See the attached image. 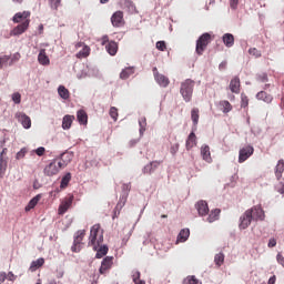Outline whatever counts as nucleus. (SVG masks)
I'll return each mask as SVG.
<instances>
[{"instance_id":"nucleus-1","label":"nucleus","mask_w":284,"mask_h":284,"mask_svg":"<svg viewBox=\"0 0 284 284\" xmlns=\"http://www.w3.org/2000/svg\"><path fill=\"white\" fill-rule=\"evenodd\" d=\"M30 11L18 12L13 16V23H20L10 31V37H21L30 28Z\"/></svg>"},{"instance_id":"nucleus-2","label":"nucleus","mask_w":284,"mask_h":284,"mask_svg":"<svg viewBox=\"0 0 284 284\" xmlns=\"http://www.w3.org/2000/svg\"><path fill=\"white\" fill-rule=\"evenodd\" d=\"M30 11L18 12L13 16V23H20L10 31V37H21L30 28Z\"/></svg>"},{"instance_id":"nucleus-3","label":"nucleus","mask_w":284,"mask_h":284,"mask_svg":"<svg viewBox=\"0 0 284 284\" xmlns=\"http://www.w3.org/2000/svg\"><path fill=\"white\" fill-rule=\"evenodd\" d=\"M103 243V231L101 230V224H94L90 230V236H89V247H93V250H98V247H101V244Z\"/></svg>"},{"instance_id":"nucleus-4","label":"nucleus","mask_w":284,"mask_h":284,"mask_svg":"<svg viewBox=\"0 0 284 284\" xmlns=\"http://www.w3.org/2000/svg\"><path fill=\"white\" fill-rule=\"evenodd\" d=\"M194 92V81L191 79H186L184 82L181 83L180 93L183 97L186 103L192 101V94Z\"/></svg>"},{"instance_id":"nucleus-5","label":"nucleus","mask_w":284,"mask_h":284,"mask_svg":"<svg viewBox=\"0 0 284 284\" xmlns=\"http://www.w3.org/2000/svg\"><path fill=\"white\" fill-rule=\"evenodd\" d=\"M212 42V36L210 33H203L196 41L195 52L201 57L205 50H207V45Z\"/></svg>"},{"instance_id":"nucleus-6","label":"nucleus","mask_w":284,"mask_h":284,"mask_svg":"<svg viewBox=\"0 0 284 284\" xmlns=\"http://www.w3.org/2000/svg\"><path fill=\"white\" fill-rule=\"evenodd\" d=\"M63 165L61 164V161L59 160H53L51 161L45 168H44V174L45 176H57L61 170H63Z\"/></svg>"},{"instance_id":"nucleus-7","label":"nucleus","mask_w":284,"mask_h":284,"mask_svg":"<svg viewBox=\"0 0 284 284\" xmlns=\"http://www.w3.org/2000/svg\"><path fill=\"white\" fill-rule=\"evenodd\" d=\"M101 45H105L108 54L116 57V53L119 52V44L115 41H110L108 36H103L101 38Z\"/></svg>"},{"instance_id":"nucleus-8","label":"nucleus","mask_w":284,"mask_h":284,"mask_svg":"<svg viewBox=\"0 0 284 284\" xmlns=\"http://www.w3.org/2000/svg\"><path fill=\"white\" fill-rule=\"evenodd\" d=\"M72 203H74V195L65 196L59 205L58 214L63 216V214H65V212L72 207Z\"/></svg>"},{"instance_id":"nucleus-9","label":"nucleus","mask_w":284,"mask_h":284,"mask_svg":"<svg viewBox=\"0 0 284 284\" xmlns=\"http://www.w3.org/2000/svg\"><path fill=\"white\" fill-rule=\"evenodd\" d=\"M85 239V230H80L75 233L73 245L71 246L72 252H81V243Z\"/></svg>"},{"instance_id":"nucleus-10","label":"nucleus","mask_w":284,"mask_h":284,"mask_svg":"<svg viewBox=\"0 0 284 284\" xmlns=\"http://www.w3.org/2000/svg\"><path fill=\"white\" fill-rule=\"evenodd\" d=\"M112 265H114V257L113 256H106L103 258L101 266L99 268L100 274H106L112 270Z\"/></svg>"},{"instance_id":"nucleus-11","label":"nucleus","mask_w":284,"mask_h":284,"mask_svg":"<svg viewBox=\"0 0 284 284\" xmlns=\"http://www.w3.org/2000/svg\"><path fill=\"white\" fill-rule=\"evenodd\" d=\"M252 211H245V213L240 217V230H247L252 225Z\"/></svg>"},{"instance_id":"nucleus-12","label":"nucleus","mask_w":284,"mask_h":284,"mask_svg":"<svg viewBox=\"0 0 284 284\" xmlns=\"http://www.w3.org/2000/svg\"><path fill=\"white\" fill-rule=\"evenodd\" d=\"M254 154V146L247 145L240 150L239 163H245Z\"/></svg>"},{"instance_id":"nucleus-13","label":"nucleus","mask_w":284,"mask_h":284,"mask_svg":"<svg viewBox=\"0 0 284 284\" xmlns=\"http://www.w3.org/2000/svg\"><path fill=\"white\" fill-rule=\"evenodd\" d=\"M252 212L253 221H265V211L261 205H255L252 209H248Z\"/></svg>"},{"instance_id":"nucleus-14","label":"nucleus","mask_w":284,"mask_h":284,"mask_svg":"<svg viewBox=\"0 0 284 284\" xmlns=\"http://www.w3.org/2000/svg\"><path fill=\"white\" fill-rule=\"evenodd\" d=\"M16 119L26 130H30V128H32V120L30 119V116L26 115V113L17 112Z\"/></svg>"},{"instance_id":"nucleus-15","label":"nucleus","mask_w":284,"mask_h":284,"mask_svg":"<svg viewBox=\"0 0 284 284\" xmlns=\"http://www.w3.org/2000/svg\"><path fill=\"white\" fill-rule=\"evenodd\" d=\"M79 48H82L77 54V59H88L90 57V47L83 42H78L75 44V50H79Z\"/></svg>"},{"instance_id":"nucleus-16","label":"nucleus","mask_w":284,"mask_h":284,"mask_svg":"<svg viewBox=\"0 0 284 284\" xmlns=\"http://www.w3.org/2000/svg\"><path fill=\"white\" fill-rule=\"evenodd\" d=\"M113 28H121L125 21L123 20V11H115L111 17Z\"/></svg>"},{"instance_id":"nucleus-17","label":"nucleus","mask_w":284,"mask_h":284,"mask_svg":"<svg viewBox=\"0 0 284 284\" xmlns=\"http://www.w3.org/2000/svg\"><path fill=\"white\" fill-rule=\"evenodd\" d=\"M229 90H231V92L233 94H241V78H239L237 75H235L229 84Z\"/></svg>"},{"instance_id":"nucleus-18","label":"nucleus","mask_w":284,"mask_h":284,"mask_svg":"<svg viewBox=\"0 0 284 284\" xmlns=\"http://www.w3.org/2000/svg\"><path fill=\"white\" fill-rule=\"evenodd\" d=\"M195 207L199 212L200 216H207L210 213V207L207 206V202L201 200L195 204Z\"/></svg>"},{"instance_id":"nucleus-19","label":"nucleus","mask_w":284,"mask_h":284,"mask_svg":"<svg viewBox=\"0 0 284 284\" xmlns=\"http://www.w3.org/2000/svg\"><path fill=\"white\" fill-rule=\"evenodd\" d=\"M154 79L161 88H168V85H170V78L163 75L162 73L155 72Z\"/></svg>"},{"instance_id":"nucleus-20","label":"nucleus","mask_w":284,"mask_h":284,"mask_svg":"<svg viewBox=\"0 0 284 284\" xmlns=\"http://www.w3.org/2000/svg\"><path fill=\"white\" fill-rule=\"evenodd\" d=\"M201 156L206 163H212V153L210 152V145L203 144L200 149Z\"/></svg>"},{"instance_id":"nucleus-21","label":"nucleus","mask_w":284,"mask_h":284,"mask_svg":"<svg viewBox=\"0 0 284 284\" xmlns=\"http://www.w3.org/2000/svg\"><path fill=\"white\" fill-rule=\"evenodd\" d=\"M121 6L128 10L129 14H139V10H136V6L132 0H122Z\"/></svg>"},{"instance_id":"nucleus-22","label":"nucleus","mask_w":284,"mask_h":284,"mask_svg":"<svg viewBox=\"0 0 284 284\" xmlns=\"http://www.w3.org/2000/svg\"><path fill=\"white\" fill-rule=\"evenodd\" d=\"M72 159H74V154L65 152L61 154V158L58 161H61V165H63V168H67L68 164L72 162Z\"/></svg>"},{"instance_id":"nucleus-23","label":"nucleus","mask_w":284,"mask_h":284,"mask_svg":"<svg viewBox=\"0 0 284 284\" xmlns=\"http://www.w3.org/2000/svg\"><path fill=\"white\" fill-rule=\"evenodd\" d=\"M42 196H43L42 194H38L34 197H32L24 209L26 212H30V210H34V207H37V205L39 204V201H41Z\"/></svg>"},{"instance_id":"nucleus-24","label":"nucleus","mask_w":284,"mask_h":284,"mask_svg":"<svg viewBox=\"0 0 284 284\" xmlns=\"http://www.w3.org/2000/svg\"><path fill=\"white\" fill-rule=\"evenodd\" d=\"M38 61L40 65H50V58H48V54L45 53V49L40 50L38 55Z\"/></svg>"},{"instance_id":"nucleus-25","label":"nucleus","mask_w":284,"mask_h":284,"mask_svg":"<svg viewBox=\"0 0 284 284\" xmlns=\"http://www.w3.org/2000/svg\"><path fill=\"white\" fill-rule=\"evenodd\" d=\"M219 109L224 114H227L229 112H232V103H230L227 100H222L219 102Z\"/></svg>"},{"instance_id":"nucleus-26","label":"nucleus","mask_w":284,"mask_h":284,"mask_svg":"<svg viewBox=\"0 0 284 284\" xmlns=\"http://www.w3.org/2000/svg\"><path fill=\"white\" fill-rule=\"evenodd\" d=\"M196 145V134L191 132L186 139L185 148L186 150H192Z\"/></svg>"},{"instance_id":"nucleus-27","label":"nucleus","mask_w":284,"mask_h":284,"mask_svg":"<svg viewBox=\"0 0 284 284\" xmlns=\"http://www.w3.org/2000/svg\"><path fill=\"white\" fill-rule=\"evenodd\" d=\"M43 265H45V258L40 257V258L31 262L29 271L34 272L36 270L43 267Z\"/></svg>"},{"instance_id":"nucleus-28","label":"nucleus","mask_w":284,"mask_h":284,"mask_svg":"<svg viewBox=\"0 0 284 284\" xmlns=\"http://www.w3.org/2000/svg\"><path fill=\"white\" fill-rule=\"evenodd\" d=\"M256 99H258V101H264V103H272V101L274 100L272 94H267V92L265 91H260L256 94Z\"/></svg>"},{"instance_id":"nucleus-29","label":"nucleus","mask_w":284,"mask_h":284,"mask_svg":"<svg viewBox=\"0 0 284 284\" xmlns=\"http://www.w3.org/2000/svg\"><path fill=\"white\" fill-rule=\"evenodd\" d=\"M77 119L80 125H88V113L84 110H79L77 112Z\"/></svg>"},{"instance_id":"nucleus-30","label":"nucleus","mask_w":284,"mask_h":284,"mask_svg":"<svg viewBox=\"0 0 284 284\" xmlns=\"http://www.w3.org/2000/svg\"><path fill=\"white\" fill-rule=\"evenodd\" d=\"M283 172H284V161L280 160L277 162V165L275 166V176H276L277 181H281V179L283 176Z\"/></svg>"},{"instance_id":"nucleus-31","label":"nucleus","mask_w":284,"mask_h":284,"mask_svg":"<svg viewBox=\"0 0 284 284\" xmlns=\"http://www.w3.org/2000/svg\"><path fill=\"white\" fill-rule=\"evenodd\" d=\"M222 41L226 48H232L234 45V36L232 33H225L222 37Z\"/></svg>"},{"instance_id":"nucleus-32","label":"nucleus","mask_w":284,"mask_h":284,"mask_svg":"<svg viewBox=\"0 0 284 284\" xmlns=\"http://www.w3.org/2000/svg\"><path fill=\"white\" fill-rule=\"evenodd\" d=\"M73 121H74V115H64L62 120L63 130H70V128H72Z\"/></svg>"},{"instance_id":"nucleus-33","label":"nucleus","mask_w":284,"mask_h":284,"mask_svg":"<svg viewBox=\"0 0 284 284\" xmlns=\"http://www.w3.org/2000/svg\"><path fill=\"white\" fill-rule=\"evenodd\" d=\"M187 239H190V229L181 230L179 235H178V241L180 243H185V241H187Z\"/></svg>"},{"instance_id":"nucleus-34","label":"nucleus","mask_w":284,"mask_h":284,"mask_svg":"<svg viewBox=\"0 0 284 284\" xmlns=\"http://www.w3.org/2000/svg\"><path fill=\"white\" fill-rule=\"evenodd\" d=\"M132 74H134V68L132 67L125 68L124 70L121 71L120 79L125 81V79H130Z\"/></svg>"},{"instance_id":"nucleus-35","label":"nucleus","mask_w":284,"mask_h":284,"mask_svg":"<svg viewBox=\"0 0 284 284\" xmlns=\"http://www.w3.org/2000/svg\"><path fill=\"white\" fill-rule=\"evenodd\" d=\"M58 94L59 97H61V99H64V101H67V99H70V91L63 85H60L58 88Z\"/></svg>"},{"instance_id":"nucleus-36","label":"nucleus","mask_w":284,"mask_h":284,"mask_svg":"<svg viewBox=\"0 0 284 284\" xmlns=\"http://www.w3.org/2000/svg\"><path fill=\"white\" fill-rule=\"evenodd\" d=\"M70 181H72V174L67 173L61 180V183H60L61 190H65V187L70 184Z\"/></svg>"},{"instance_id":"nucleus-37","label":"nucleus","mask_w":284,"mask_h":284,"mask_svg":"<svg viewBox=\"0 0 284 284\" xmlns=\"http://www.w3.org/2000/svg\"><path fill=\"white\" fill-rule=\"evenodd\" d=\"M214 263H215L216 267H221V265H223V263H225V254H223L222 252L215 254Z\"/></svg>"},{"instance_id":"nucleus-38","label":"nucleus","mask_w":284,"mask_h":284,"mask_svg":"<svg viewBox=\"0 0 284 284\" xmlns=\"http://www.w3.org/2000/svg\"><path fill=\"white\" fill-rule=\"evenodd\" d=\"M199 108H193L191 110V119L193 121V125H199V119H200V114H199Z\"/></svg>"},{"instance_id":"nucleus-39","label":"nucleus","mask_w":284,"mask_h":284,"mask_svg":"<svg viewBox=\"0 0 284 284\" xmlns=\"http://www.w3.org/2000/svg\"><path fill=\"white\" fill-rule=\"evenodd\" d=\"M220 214H221L220 209H215V210L211 211V213L207 217L209 223H214V221H217Z\"/></svg>"},{"instance_id":"nucleus-40","label":"nucleus","mask_w":284,"mask_h":284,"mask_svg":"<svg viewBox=\"0 0 284 284\" xmlns=\"http://www.w3.org/2000/svg\"><path fill=\"white\" fill-rule=\"evenodd\" d=\"M108 251H109V248L106 245L100 246L99 248L95 250V252H97L95 257L103 258V256H105V254H108Z\"/></svg>"},{"instance_id":"nucleus-41","label":"nucleus","mask_w":284,"mask_h":284,"mask_svg":"<svg viewBox=\"0 0 284 284\" xmlns=\"http://www.w3.org/2000/svg\"><path fill=\"white\" fill-rule=\"evenodd\" d=\"M183 284H201L196 276L194 275H189L183 280Z\"/></svg>"},{"instance_id":"nucleus-42","label":"nucleus","mask_w":284,"mask_h":284,"mask_svg":"<svg viewBox=\"0 0 284 284\" xmlns=\"http://www.w3.org/2000/svg\"><path fill=\"white\" fill-rule=\"evenodd\" d=\"M248 54L251 57H254L255 59H261V57H262L261 50H258L256 48L248 49Z\"/></svg>"},{"instance_id":"nucleus-43","label":"nucleus","mask_w":284,"mask_h":284,"mask_svg":"<svg viewBox=\"0 0 284 284\" xmlns=\"http://www.w3.org/2000/svg\"><path fill=\"white\" fill-rule=\"evenodd\" d=\"M9 65H14L20 59H21V53L17 52L13 55H9Z\"/></svg>"},{"instance_id":"nucleus-44","label":"nucleus","mask_w":284,"mask_h":284,"mask_svg":"<svg viewBox=\"0 0 284 284\" xmlns=\"http://www.w3.org/2000/svg\"><path fill=\"white\" fill-rule=\"evenodd\" d=\"M10 55H1L0 57V70H3L4 65H8L10 62Z\"/></svg>"},{"instance_id":"nucleus-45","label":"nucleus","mask_w":284,"mask_h":284,"mask_svg":"<svg viewBox=\"0 0 284 284\" xmlns=\"http://www.w3.org/2000/svg\"><path fill=\"white\" fill-rule=\"evenodd\" d=\"M28 154V149L27 148H22L17 154H16V159L17 161H21V159H26V155Z\"/></svg>"},{"instance_id":"nucleus-46","label":"nucleus","mask_w":284,"mask_h":284,"mask_svg":"<svg viewBox=\"0 0 284 284\" xmlns=\"http://www.w3.org/2000/svg\"><path fill=\"white\" fill-rule=\"evenodd\" d=\"M109 114H110L111 119H113V121H118V119H119V110L115 106H112L110 109Z\"/></svg>"},{"instance_id":"nucleus-47","label":"nucleus","mask_w":284,"mask_h":284,"mask_svg":"<svg viewBox=\"0 0 284 284\" xmlns=\"http://www.w3.org/2000/svg\"><path fill=\"white\" fill-rule=\"evenodd\" d=\"M250 105V99L244 93L241 94V108H247Z\"/></svg>"},{"instance_id":"nucleus-48","label":"nucleus","mask_w":284,"mask_h":284,"mask_svg":"<svg viewBox=\"0 0 284 284\" xmlns=\"http://www.w3.org/2000/svg\"><path fill=\"white\" fill-rule=\"evenodd\" d=\"M139 125H140V132L143 134L145 132V126L148 125V120L145 118H141L139 120Z\"/></svg>"},{"instance_id":"nucleus-49","label":"nucleus","mask_w":284,"mask_h":284,"mask_svg":"<svg viewBox=\"0 0 284 284\" xmlns=\"http://www.w3.org/2000/svg\"><path fill=\"white\" fill-rule=\"evenodd\" d=\"M155 48L160 50V52H165V50H168V44H165V41H158Z\"/></svg>"},{"instance_id":"nucleus-50","label":"nucleus","mask_w":284,"mask_h":284,"mask_svg":"<svg viewBox=\"0 0 284 284\" xmlns=\"http://www.w3.org/2000/svg\"><path fill=\"white\" fill-rule=\"evenodd\" d=\"M49 4L52 10H59V7L61 6V0H49Z\"/></svg>"},{"instance_id":"nucleus-51","label":"nucleus","mask_w":284,"mask_h":284,"mask_svg":"<svg viewBox=\"0 0 284 284\" xmlns=\"http://www.w3.org/2000/svg\"><path fill=\"white\" fill-rule=\"evenodd\" d=\"M8 168V161L4 160L3 158H0V175L6 172Z\"/></svg>"},{"instance_id":"nucleus-52","label":"nucleus","mask_w":284,"mask_h":284,"mask_svg":"<svg viewBox=\"0 0 284 284\" xmlns=\"http://www.w3.org/2000/svg\"><path fill=\"white\" fill-rule=\"evenodd\" d=\"M132 281L133 283H136L141 281V272L140 271H132Z\"/></svg>"},{"instance_id":"nucleus-53","label":"nucleus","mask_w":284,"mask_h":284,"mask_svg":"<svg viewBox=\"0 0 284 284\" xmlns=\"http://www.w3.org/2000/svg\"><path fill=\"white\" fill-rule=\"evenodd\" d=\"M142 172L143 174H152L154 172L151 162L143 168Z\"/></svg>"},{"instance_id":"nucleus-54","label":"nucleus","mask_w":284,"mask_h":284,"mask_svg":"<svg viewBox=\"0 0 284 284\" xmlns=\"http://www.w3.org/2000/svg\"><path fill=\"white\" fill-rule=\"evenodd\" d=\"M12 101H13L17 105H19V103H21V93L14 92V93L12 94Z\"/></svg>"},{"instance_id":"nucleus-55","label":"nucleus","mask_w":284,"mask_h":284,"mask_svg":"<svg viewBox=\"0 0 284 284\" xmlns=\"http://www.w3.org/2000/svg\"><path fill=\"white\" fill-rule=\"evenodd\" d=\"M179 148H180L179 143H175V144H173V145L171 146L170 152H171V154H172L173 156H174V154H176V152H179Z\"/></svg>"},{"instance_id":"nucleus-56","label":"nucleus","mask_w":284,"mask_h":284,"mask_svg":"<svg viewBox=\"0 0 284 284\" xmlns=\"http://www.w3.org/2000/svg\"><path fill=\"white\" fill-rule=\"evenodd\" d=\"M36 154H37L38 156H43V154H45V148H43V146L38 148V149L36 150Z\"/></svg>"},{"instance_id":"nucleus-57","label":"nucleus","mask_w":284,"mask_h":284,"mask_svg":"<svg viewBox=\"0 0 284 284\" xmlns=\"http://www.w3.org/2000/svg\"><path fill=\"white\" fill-rule=\"evenodd\" d=\"M257 79L262 83H267V74L266 73H262V74L257 75Z\"/></svg>"},{"instance_id":"nucleus-58","label":"nucleus","mask_w":284,"mask_h":284,"mask_svg":"<svg viewBox=\"0 0 284 284\" xmlns=\"http://www.w3.org/2000/svg\"><path fill=\"white\" fill-rule=\"evenodd\" d=\"M7 278H8L9 281H11V283H14V281H17V275H14V273H12V272H9V273L7 274Z\"/></svg>"},{"instance_id":"nucleus-59","label":"nucleus","mask_w":284,"mask_h":284,"mask_svg":"<svg viewBox=\"0 0 284 284\" xmlns=\"http://www.w3.org/2000/svg\"><path fill=\"white\" fill-rule=\"evenodd\" d=\"M230 6L232 10H236L239 8V0H230Z\"/></svg>"},{"instance_id":"nucleus-60","label":"nucleus","mask_w":284,"mask_h":284,"mask_svg":"<svg viewBox=\"0 0 284 284\" xmlns=\"http://www.w3.org/2000/svg\"><path fill=\"white\" fill-rule=\"evenodd\" d=\"M125 205V199L122 197L120 202L116 204L115 210H121Z\"/></svg>"},{"instance_id":"nucleus-61","label":"nucleus","mask_w":284,"mask_h":284,"mask_svg":"<svg viewBox=\"0 0 284 284\" xmlns=\"http://www.w3.org/2000/svg\"><path fill=\"white\" fill-rule=\"evenodd\" d=\"M7 278H8V274L6 272H0V284L6 283Z\"/></svg>"},{"instance_id":"nucleus-62","label":"nucleus","mask_w":284,"mask_h":284,"mask_svg":"<svg viewBox=\"0 0 284 284\" xmlns=\"http://www.w3.org/2000/svg\"><path fill=\"white\" fill-rule=\"evenodd\" d=\"M159 165H161V161H152L151 162V166L153 169V172L156 170V168H159Z\"/></svg>"},{"instance_id":"nucleus-63","label":"nucleus","mask_w":284,"mask_h":284,"mask_svg":"<svg viewBox=\"0 0 284 284\" xmlns=\"http://www.w3.org/2000/svg\"><path fill=\"white\" fill-rule=\"evenodd\" d=\"M268 247H276V240L275 239H271L268 241Z\"/></svg>"},{"instance_id":"nucleus-64","label":"nucleus","mask_w":284,"mask_h":284,"mask_svg":"<svg viewBox=\"0 0 284 284\" xmlns=\"http://www.w3.org/2000/svg\"><path fill=\"white\" fill-rule=\"evenodd\" d=\"M268 284H276V275L270 277Z\"/></svg>"}]
</instances>
